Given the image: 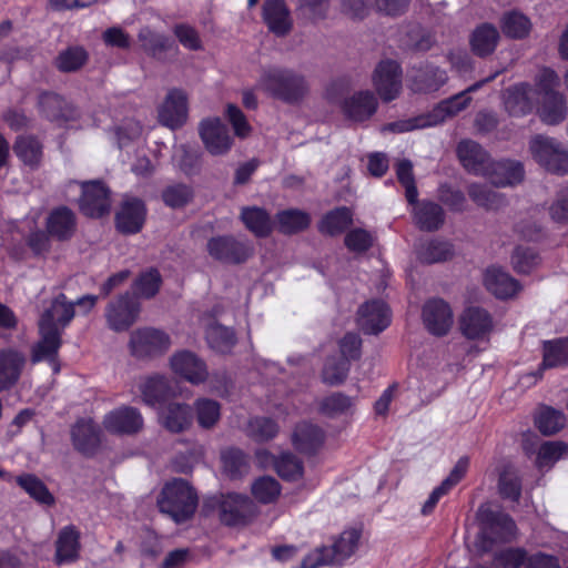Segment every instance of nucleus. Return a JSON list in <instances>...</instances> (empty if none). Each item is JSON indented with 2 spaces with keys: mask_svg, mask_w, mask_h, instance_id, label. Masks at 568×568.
Segmentation results:
<instances>
[{
  "mask_svg": "<svg viewBox=\"0 0 568 568\" xmlns=\"http://www.w3.org/2000/svg\"><path fill=\"white\" fill-rule=\"evenodd\" d=\"M74 303L63 293L54 296L39 320L40 339L31 349L32 363L48 361L55 363L62 345V333L74 317Z\"/></svg>",
  "mask_w": 568,
  "mask_h": 568,
  "instance_id": "nucleus-1",
  "label": "nucleus"
},
{
  "mask_svg": "<svg viewBox=\"0 0 568 568\" xmlns=\"http://www.w3.org/2000/svg\"><path fill=\"white\" fill-rule=\"evenodd\" d=\"M256 87L271 98L291 105L301 103L310 92L308 80L303 73L278 65L264 68Z\"/></svg>",
  "mask_w": 568,
  "mask_h": 568,
  "instance_id": "nucleus-2",
  "label": "nucleus"
},
{
  "mask_svg": "<svg viewBox=\"0 0 568 568\" xmlns=\"http://www.w3.org/2000/svg\"><path fill=\"white\" fill-rule=\"evenodd\" d=\"M480 532L476 539V548L485 554L494 549L498 542H506L515 534V523L505 513L495 510L488 504H483L477 510Z\"/></svg>",
  "mask_w": 568,
  "mask_h": 568,
  "instance_id": "nucleus-3",
  "label": "nucleus"
},
{
  "mask_svg": "<svg viewBox=\"0 0 568 568\" xmlns=\"http://www.w3.org/2000/svg\"><path fill=\"white\" fill-rule=\"evenodd\" d=\"M160 511L169 515L175 523L190 519L197 506V496L183 479L168 483L158 500Z\"/></svg>",
  "mask_w": 568,
  "mask_h": 568,
  "instance_id": "nucleus-4",
  "label": "nucleus"
},
{
  "mask_svg": "<svg viewBox=\"0 0 568 568\" xmlns=\"http://www.w3.org/2000/svg\"><path fill=\"white\" fill-rule=\"evenodd\" d=\"M529 151L546 171L560 176L568 173V149L556 139L536 135L529 142Z\"/></svg>",
  "mask_w": 568,
  "mask_h": 568,
  "instance_id": "nucleus-5",
  "label": "nucleus"
},
{
  "mask_svg": "<svg viewBox=\"0 0 568 568\" xmlns=\"http://www.w3.org/2000/svg\"><path fill=\"white\" fill-rule=\"evenodd\" d=\"M140 311L139 301L130 292H125L106 305V324L114 332H125L138 321Z\"/></svg>",
  "mask_w": 568,
  "mask_h": 568,
  "instance_id": "nucleus-6",
  "label": "nucleus"
},
{
  "mask_svg": "<svg viewBox=\"0 0 568 568\" xmlns=\"http://www.w3.org/2000/svg\"><path fill=\"white\" fill-rule=\"evenodd\" d=\"M403 72L400 65L394 60L381 61L373 74L372 82L384 102H389L396 99L402 91Z\"/></svg>",
  "mask_w": 568,
  "mask_h": 568,
  "instance_id": "nucleus-7",
  "label": "nucleus"
},
{
  "mask_svg": "<svg viewBox=\"0 0 568 568\" xmlns=\"http://www.w3.org/2000/svg\"><path fill=\"white\" fill-rule=\"evenodd\" d=\"M206 247L210 256L229 264L243 263L253 254V247L247 242L230 235L210 239Z\"/></svg>",
  "mask_w": 568,
  "mask_h": 568,
  "instance_id": "nucleus-8",
  "label": "nucleus"
},
{
  "mask_svg": "<svg viewBox=\"0 0 568 568\" xmlns=\"http://www.w3.org/2000/svg\"><path fill=\"white\" fill-rule=\"evenodd\" d=\"M200 138L212 155L226 154L233 144L227 126L219 118L204 119L199 125Z\"/></svg>",
  "mask_w": 568,
  "mask_h": 568,
  "instance_id": "nucleus-9",
  "label": "nucleus"
},
{
  "mask_svg": "<svg viewBox=\"0 0 568 568\" xmlns=\"http://www.w3.org/2000/svg\"><path fill=\"white\" fill-rule=\"evenodd\" d=\"M220 519L226 526L245 525L255 516V505L247 497L240 494H227L220 500Z\"/></svg>",
  "mask_w": 568,
  "mask_h": 568,
  "instance_id": "nucleus-10",
  "label": "nucleus"
},
{
  "mask_svg": "<svg viewBox=\"0 0 568 568\" xmlns=\"http://www.w3.org/2000/svg\"><path fill=\"white\" fill-rule=\"evenodd\" d=\"M170 347V337L154 328H142L133 332L130 337L132 355L139 358L154 356Z\"/></svg>",
  "mask_w": 568,
  "mask_h": 568,
  "instance_id": "nucleus-11",
  "label": "nucleus"
},
{
  "mask_svg": "<svg viewBox=\"0 0 568 568\" xmlns=\"http://www.w3.org/2000/svg\"><path fill=\"white\" fill-rule=\"evenodd\" d=\"M110 191L101 181L82 184L81 212L90 217H101L110 211Z\"/></svg>",
  "mask_w": 568,
  "mask_h": 568,
  "instance_id": "nucleus-12",
  "label": "nucleus"
},
{
  "mask_svg": "<svg viewBox=\"0 0 568 568\" xmlns=\"http://www.w3.org/2000/svg\"><path fill=\"white\" fill-rule=\"evenodd\" d=\"M423 323L427 331L436 336L446 335L454 322L453 311L442 298H432L423 306Z\"/></svg>",
  "mask_w": 568,
  "mask_h": 568,
  "instance_id": "nucleus-13",
  "label": "nucleus"
},
{
  "mask_svg": "<svg viewBox=\"0 0 568 568\" xmlns=\"http://www.w3.org/2000/svg\"><path fill=\"white\" fill-rule=\"evenodd\" d=\"M143 417L138 408L121 406L109 412L103 418L104 428L112 434L134 435L143 428Z\"/></svg>",
  "mask_w": 568,
  "mask_h": 568,
  "instance_id": "nucleus-14",
  "label": "nucleus"
},
{
  "mask_svg": "<svg viewBox=\"0 0 568 568\" xmlns=\"http://www.w3.org/2000/svg\"><path fill=\"white\" fill-rule=\"evenodd\" d=\"M357 315L358 326L365 334H378L390 324V311L381 300L364 303Z\"/></svg>",
  "mask_w": 568,
  "mask_h": 568,
  "instance_id": "nucleus-15",
  "label": "nucleus"
},
{
  "mask_svg": "<svg viewBox=\"0 0 568 568\" xmlns=\"http://www.w3.org/2000/svg\"><path fill=\"white\" fill-rule=\"evenodd\" d=\"M187 120V97L180 89L169 91L159 109V121L161 124L175 130L181 128Z\"/></svg>",
  "mask_w": 568,
  "mask_h": 568,
  "instance_id": "nucleus-16",
  "label": "nucleus"
},
{
  "mask_svg": "<svg viewBox=\"0 0 568 568\" xmlns=\"http://www.w3.org/2000/svg\"><path fill=\"white\" fill-rule=\"evenodd\" d=\"M27 364V356L14 347L0 349V392L14 387Z\"/></svg>",
  "mask_w": 568,
  "mask_h": 568,
  "instance_id": "nucleus-17",
  "label": "nucleus"
},
{
  "mask_svg": "<svg viewBox=\"0 0 568 568\" xmlns=\"http://www.w3.org/2000/svg\"><path fill=\"white\" fill-rule=\"evenodd\" d=\"M460 331L468 339H481L494 328L491 314L480 306L467 307L460 316Z\"/></svg>",
  "mask_w": 568,
  "mask_h": 568,
  "instance_id": "nucleus-18",
  "label": "nucleus"
},
{
  "mask_svg": "<svg viewBox=\"0 0 568 568\" xmlns=\"http://www.w3.org/2000/svg\"><path fill=\"white\" fill-rule=\"evenodd\" d=\"M173 372L192 384H201L206 381L209 372L206 364L190 351L176 352L171 357Z\"/></svg>",
  "mask_w": 568,
  "mask_h": 568,
  "instance_id": "nucleus-19",
  "label": "nucleus"
},
{
  "mask_svg": "<svg viewBox=\"0 0 568 568\" xmlns=\"http://www.w3.org/2000/svg\"><path fill=\"white\" fill-rule=\"evenodd\" d=\"M262 18L268 30L276 37H286L293 29L291 11L284 0H265Z\"/></svg>",
  "mask_w": 568,
  "mask_h": 568,
  "instance_id": "nucleus-20",
  "label": "nucleus"
},
{
  "mask_svg": "<svg viewBox=\"0 0 568 568\" xmlns=\"http://www.w3.org/2000/svg\"><path fill=\"white\" fill-rule=\"evenodd\" d=\"M457 155L463 166L475 175H487L491 166L488 153L480 144L473 140H463L458 143Z\"/></svg>",
  "mask_w": 568,
  "mask_h": 568,
  "instance_id": "nucleus-21",
  "label": "nucleus"
},
{
  "mask_svg": "<svg viewBox=\"0 0 568 568\" xmlns=\"http://www.w3.org/2000/svg\"><path fill=\"white\" fill-rule=\"evenodd\" d=\"M494 77L495 75L489 77L483 81H478L473 85L468 87L463 92H459L454 97L438 103V105L430 113H427L430 125H437L444 122L447 118L454 116L455 114L464 110L470 102V98L468 97V94L479 89L484 83L494 79Z\"/></svg>",
  "mask_w": 568,
  "mask_h": 568,
  "instance_id": "nucleus-22",
  "label": "nucleus"
},
{
  "mask_svg": "<svg viewBox=\"0 0 568 568\" xmlns=\"http://www.w3.org/2000/svg\"><path fill=\"white\" fill-rule=\"evenodd\" d=\"M145 214L144 203L140 199H125L115 216L118 230L124 234L140 232L145 221Z\"/></svg>",
  "mask_w": 568,
  "mask_h": 568,
  "instance_id": "nucleus-23",
  "label": "nucleus"
},
{
  "mask_svg": "<svg viewBox=\"0 0 568 568\" xmlns=\"http://www.w3.org/2000/svg\"><path fill=\"white\" fill-rule=\"evenodd\" d=\"M500 41V32L496 26L489 22H483L475 27L469 34V45L471 52L486 58L491 55Z\"/></svg>",
  "mask_w": 568,
  "mask_h": 568,
  "instance_id": "nucleus-24",
  "label": "nucleus"
},
{
  "mask_svg": "<svg viewBox=\"0 0 568 568\" xmlns=\"http://www.w3.org/2000/svg\"><path fill=\"white\" fill-rule=\"evenodd\" d=\"M80 547V531L75 526L63 527L55 540V564L61 566L74 562L79 558Z\"/></svg>",
  "mask_w": 568,
  "mask_h": 568,
  "instance_id": "nucleus-25",
  "label": "nucleus"
},
{
  "mask_svg": "<svg viewBox=\"0 0 568 568\" xmlns=\"http://www.w3.org/2000/svg\"><path fill=\"white\" fill-rule=\"evenodd\" d=\"M484 282L486 288L500 300L510 298L521 290L519 282L500 267L487 268Z\"/></svg>",
  "mask_w": 568,
  "mask_h": 568,
  "instance_id": "nucleus-26",
  "label": "nucleus"
},
{
  "mask_svg": "<svg viewBox=\"0 0 568 568\" xmlns=\"http://www.w3.org/2000/svg\"><path fill=\"white\" fill-rule=\"evenodd\" d=\"M377 99L371 91H359L343 103L345 115L356 122L369 119L377 110Z\"/></svg>",
  "mask_w": 568,
  "mask_h": 568,
  "instance_id": "nucleus-27",
  "label": "nucleus"
},
{
  "mask_svg": "<svg viewBox=\"0 0 568 568\" xmlns=\"http://www.w3.org/2000/svg\"><path fill=\"white\" fill-rule=\"evenodd\" d=\"M143 51L153 59L164 62L169 51H178L175 43L165 34L144 27L138 34Z\"/></svg>",
  "mask_w": 568,
  "mask_h": 568,
  "instance_id": "nucleus-28",
  "label": "nucleus"
},
{
  "mask_svg": "<svg viewBox=\"0 0 568 568\" xmlns=\"http://www.w3.org/2000/svg\"><path fill=\"white\" fill-rule=\"evenodd\" d=\"M72 443L79 452L92 455L100 446V429L91 420L81 419L75 423L71 430Z\"/></svg>",
  "mask_w": 568,
  "mask_h": 568,
  "instance_id": "nucleus-29",
  "label": "nucleus"
},
{
  "mask_svg": "<svg viewBox=\"0 0 568 568\" xmlns=\"http://www.w3.org/2000/svg\"><path fill=\"white\" fill-rule=\"evenodd\" d=\"M468 465L469 460L467 457H462L458 459L454 468L450 470L448 477L444 479L442 484L430 493L428 499L422 507L423 515L430 514L439 499L462 480L468 469Z\"/></svg>",
  "mask_w": 568,
  "mask_h": 568,
  "instance_id": "nucleus-30",
  "label": "nucleus"
},
{
  "mask_svg": "<svg viewBox=\"0 0 568 568\" xmlns=\"http://www.w3.org/2000/svg\"><path fill=\"white\" fill-rule=\"evenodd\" d=\"M161 425L171 433H182L192 422L191 407L182 403H169L159 415Z\"/></svg>",
  "mask_w": 568,
  "mask_h": 568,
  "instance_id": "nucleus-31",
  "label": "nucleus"
},
{
  "mask_svg": "<svg viewBox=\"0 0 568 568\" xmlns=\"http://www.w3.org/2000/svg\"><path fill=\"white\" fill-rule=\"evenodd\" d=\"M448 77L445 70L426 64L415 71L412 77V90L414 92L429 93L439 90Z\"/></svg>",
  "mask_w": 568,
  "mask_h": 568,
  "instance_id": "nucleus-32",
  "label": "nucleus"
},
{
  "mask_svg": "<svg viewBox=\"0 0 568 568\" xmlns=\"http://www.w3.org/2000/svg\"><path fill=\"white\" fill-rule=\"evenodd\" d=\"M495 186L515 185L524 179L521 163L510 160L491 162L489 173L485 175Z\"/></svg>",
  "mask_w": 568,
  "mask_h": 568,
  "instance_id": "nucleus-33",
  "label": "nucleus"
},
{
  "mask_svg": "<svg viewBox=\"0 0 568 568\" xmlns=\"http://www.w3.org/2000/svg\"><path fill=\"white\" fill-rule=\"evenodd\" d=\"M256 457L261 463L272 462L277 474L286 480H296L303 475V465L301 460L291 453H283L275 458L267 450H257Z\"/></svg>",
  "mask_w": 568,
  "mask_h": 568,
  "instance_id": "nucleus-34",
  "label": "nucleus"
},
{
  "mask_svg": "<svg viewBox=\"0 0 568 568\" xmlns=\"http://www.w3.org/2000/svg\"><path fill=\"white\" fill-rule=\"evenodd\" d=\"M47 231L60 241L70 239L75 231L74 213L67 206L54 209L47 219Z\"/></svg>",
  "mask_w": 568,
  "mask_h": 568,
  "instance_id": "nucleus-35",
  "label": "nucleus"
},
{
  "mask_svg": "<svg viewBox=\"0 0 568 568\" xmlns=\"http://www.w3.org/2000/svg\"><path fill=\"white\" fill-rule=\"evenodd\" d=\"M531 87L527 83H519L508 88L504 94L506 111L514 116H521L532 110L530 98Z\"/></svg>",
  "mask_w": 568,
  "mask_h": 568,
  "instance_id": "nucleus-36",
  "label": "nucleus"
},
{
  "mask_svg": "<svg viewBox=\"0 0 568 568\" xmlns=\"http://www.w3.org/2000/svg\"><path fill=\"white\" fill-rule=\"evenodd\" d=\"M140 390L143 402L149 406H155L175 394L170 385V381L159 375L148 377L144 383L141 384Z\"/></svg>",
  "mask_w": 568,
  "mask_h": 568,
  "instance_id": "nucleus-37",
  "label": "nucleus"
},
{
  "mask_svg": "<svg viewBox=\"0 0 568 568\" xmlns=\"http://www.w3.org/2000/svg\"><path fill=\"white\" fill-rule=\"evenodd\" d=\"M499 27L506 38L523 40L529 36L532 23L523 12L510 10L501 16Z\"/></svg>",
  "mask_w": 568,
  "mask_h": 568,
  "instance_id": "nucleus-38",
  "label": "nucleus"
},
{
  "mask_svg": "<svg viewBox=\"0 0 568 568\" xmlns=\"http://www.w3.org/2000/svg\"><path fill=\"white\" fill-rule=\"evenodd\" d=\"M414 220L422 231L433 232L443 225L444 211L437 203L424 201L415 205Z\"/></svg>",
  "mask_w": 568,
  "mask_h": 568,
  "instance_id": "nucleus-39",
  "label": "nucleus"
},
{
  "mask_svg": "<svg viewBox=\"0 0 568 568\" xmlns=\"http://www.w3.org/2000/svg\"><path fill=\"white\" fill-rule=\"evenodd\" d=\"M39 108L50 121H68L74 116L72 106L55 93H42L39 98Z\"/></svg>",
  "mask_w": 568,
  "mask_h": 568,
  "instance_id": "nucleus-40",
  "label": "nucleus"
},
{
  "mask_svg": "<svg viewBox=\"0 0 568 568\" xmlns=\"http://www.w3.org/2000/svg\"><path fill=\"white\" fill-rule=\"evenodd\" d=\"M295 447L303 453H314L324 442L323 430L313 424L301 423L293 434Z\"/></svg>",
  "mask_w": 568,
  "mask_h": 568,
  "instance_id": "nucleus-41",
  "label": "nucleus"
},
{
  "mask_svg": "<svg viewBox=\"0 0 568 568\" xmlns=\"http://www.w3.org/2000/svg\"><path fill=\"white\" fill-rule=\"evenodd\" d=\"M361 532L357 529H348L341 534L338 539L328 547V554L334 565H342L353 556L358 547Z\"/></svg>",
  "mask_w": 568,
  "mask_h": 568,
  "instance_id": "nucleus-42",
  "label": "nucleus"
},
{
  "mask_svg": "<svg viewBox=\"0 0 568 568\" xmlns=\"http://www.w3.org/2000/svg\"><path fill=\"white\" fill-rule=\"evenodd\" d=\"M567 116L565 97L557 91H547L540 109V118L547 124H558Z\"/></svg>",
  "mask_w": 568,
  "mask_h": 568,
  "instance_id": "nucleus-43",
  "label": "nucleus"
},
{
  "mask_svg": "<svg viewBox=\"0 0 568 568\" xmlns=\"http://www.w3.org/2000/svg\"><path fill=\"white\" fill-rule=\"evenodd\" d=\"M454 255L453 245L447 241L429 240L419 244L417 257L426 264L445 262Z\"/></svg>",
  "mask_w": 568,
  "mask_h": 568,
  "instance_id": "nucleus-44",
  "label": "nucleus"
},
{
  "mask_svg": "<svg viewBox=\"0 0 568 568\" xmlns=\"http://www.w3.org/2000/svg\"><path fill=\"white\" fill-rule=\"evenodd\" d=\"M241 219L245 226L258 237L270 235L273 223L270 214L261 207H244L241 212Z\"/></svg>",
  "mask_w": 568,
  "mask_h": 568,
  "instance_id": "nucleus-45",
  "label": "nucleus"
},
{
  "mask_svg": "<svg viewBox=\"0 0 568 568\" xmlns=\"http://www.w3.org/2000/svg\"><path fill=\"white\" fill-rule=\"evenodd\" d=\"M162 284V277L156 268L142 272L132 284V295L138 298H152L156 295Z\"/></svg>",
  "mask_w": 568,
  "mask_h": 568,
  "instance_id": "nucleus-46",
  "label": "nucleus"
},
{
  "mask_svg": "<svg viewBox=\"0 0 568 568\" xmlns=\"http://www.w3.org/2000/svg\"><path fill=\"white\" fill-rule=\"evenodd\" d=\"M352 222V211L346 206H341L324 215L320 224V231L328 235H336L344 232Z\"/></svg>",
  "mask_w": 568,
  "mask_h": 568,
  "instance_id": "nucleus-47",
  "label": "nucleus"
},
{
  "mask_svg": "<svg viewBox=\"0 0 568 568\" xmlns=\"http://www.w3.org/2000/svg\"><path fill=\"white\" fill-rule=\"evenodd\" d=\"M17 484L36 501L51 506L54 504V497L49 491L44 483L32 474H23L17 477Z\"/></svg>",
  "mask_w": 568,
  "mask_h": 568,
  "instance_id": "nucleus-48",
  "label": "nucleus"
},
{
  "mask_svg": "<svg viewBox=\"0 0 568 568\" xmlns=\"http://www.w3.org/2000/svg\"><path fill=\"white\" fill-rule=\"evenodd\" d=\"M310 215L297 209H288L276 214L278 231L293 234L305 230L310 225Z\"/></svg>",
  "mask_w": 568,
  "mask_h": 568,
  "instance_id": "nucleus-49",
  "label": "nucleus"
},
{
  "mask_svg": "<svg viewBox=\"0 0 568 568\" xmlns=\"http://www.w3.org/2000/svg\"><path fill=\"white\" fill-rule=\"evenodd\" d=\"M205 336L209 346L219 353L230 352L236 342L234 332L217 323L206 328Z\"/></svg>",
  "mask_w": 568,
  "mask_h": 568,
  "instance_id": "nucleus-50",
  "label": "nucleus"
},
{
  "mask_svg": "<svg viewBox=\"0 0 568 568\" xmlns=\"http://www.w3.org/2000/svg\"><path fill=\"white\" fill-rule=\"evenodd\" d=\"M194 412L200 427L213 428L221 418L220 403L210 398H199L194 402Z\"/></svg>",
  "mask_w": 568,
  "mask_h": 568,
  "instance_id": "nucleus-51",
  "label": "nucleus"
},
{
  "mask_svg": "<svg viewBox=\"0 0 568 568\" xmlns=\"http://www.w3.org/2000/svg\"><path fill=\"white\" fill-rule=\"evenodd\" d=\"M568 364V338L547 341L544 343L542 366L546 368Z\"/></svg>",
  "mask_w": 568,
  "mask_h": 568,
  "instance_id": "nucleus-52",
  "label": "nucleus"
},
{
  "mask_svg": "<svg viewBox=\"0 0 568 568\" xmlns=\"http://www.w3.org/2000/svg\"><path fill=\"white\" fill-rule=\"evenodd\" d=\"M469 197L478 205L488 210L498 209L504 204V197L486 184L473 183L467 189Z\"/></svg>",
  "mask_w": 568,
  "mask_h": 568,
  "instance_id": "nucleus-53",
  "label": "nucleus"
},
{
  "mask_svg": "<svg viewBox=\"0 0 568 568\" xmlns=\"http://www.w3.org/2000/svg\"><path fill=\"white\" fill-rule=\"evenodd\" d=\"M349 367L351 365L346 358L329 356L324 364L322 379L325 384L332 386L339 385L346 379Z\"/></svg>",
  "mask_w": 568,
  "mask_h": 568,
  "instance_id": "nucleus-54",
  "label": "nucleus"
},
{
  "mask_svg": "<svg viewBox=\"0 0 568 568\" xmlns=\"http://www.w3.org/2000/svg\"><path fill=\"white\" fill-rule=\"evenodd\" d=\"M88 60V53L82 47H69L55 58V67L62 72H74L82 68Z\"/></svg>",
  "mask_w": 568,
  "mask_h": 568,
  "instance_id": "nucleus-55",
  "label": "nucleus"
},
{
  "mask_svg": "<svg viewBox=\"0 0 568 568\" xmlns=\"http://www.w3.org/2000/svg\"><path fill=\"white\" fill-rule=\"evenodd\" d=\"M224 471L231 478H240L248 471L247 456L237 448H229L222 453Z\"/></svg>",
  "mask_w": 568,
  "mask_h": 568,
  "instance_id": "nucleus-56",
  "label": "nucleus"
},
{
  "mask_svg": "<svg viewBox=\"0 0 568 568\" xmlns=\"http://www.w3.org/2000/svg\"><path fill=\"white\" fill-rule=\"evenodd\" d=\"M565 414L551 407H544L536 417V426L545 436L558 433L565 426Z\"/></svg>",
  "mask_w": 568,
  "mask_h": 568,
  "instance_id": "nucleus-57",
  "label": "nucleus"
},
{
  "mask_svg": "<svg viewBox=\"0 0 568 568\" xmlns=\"http://www.w3.org/2000/svg\"><path fill=\"white\" fill-rule=\"evenodd\" d=\"M13 149L18 158L28 165H37L41 160L42 144L33 136H19Z\"/></svg>",
  "mask_w": 568,
  "mask_h": 568,
  "instance_id": "nucleus-58",
  "label": "nucleus"
},
{
  "mask_svg": "<svg viewBox=\"0 0 568 568\" xmlns=\"http://www.w3.org/2000/svg\"><path fill=\"white\" fill-rule=\"evenodd\" d=\"M277 424L268 417H254L250 419L246 434L255 442H267L276 436Z\"/></svg>",
  "mask_w": 568,
  "mask_h": 568,
  "instance_id": "nucleus-59",
  "label": "nucleus"
},
{
  "mask_svg": "<svg viewBox=\"0 0 568 568\" xmlns=\"http://www.w3.org/2000/svg\"><path fill=\"white\" fill-rule=\"evenodd\" d=\"M280 493L278 481L271 476L260 477L252 484V494L262 504L275 501Z\"/></svg>",
  "mask_w": 568,
  "mask_h": 568,
  "instance_id": "nucleus-60",
  "label": "nucleus"
},
{
  "mask_svg": "<svg viewBox=\"0 0 568 568\" xmlns=\"http://www.w3.org/2000/svg\"><path fill=\"white\" fill-rule=\"evenodd\" d=\"M396 175L398 181L405 187V196L410 204L416 203L418 191L413 174V163L404 159L397 163Z\"/></svg>",
  "mask_w": 568,
  "mask_h": 568,
  "instance_id": "nucleus-61",
  "label": "nucleus"
},
{
  "mask_svg": "<svg viewBox=\"0 0 568 568\" xmlns=\"http://www.w3.org/2000/svg\"><path fill=\"white\" fill-rule=\"evenodd\" d=\"M328 10V0H297V11L303 18L312 22L324 20Z\"/></svg>",
  "mask_w": 568,
  "mask_h": 568,
  "instance_id": "nucleus-62",
  "label": "nucleus"
},
{
  "mask_svg": "<svg viewBox=\"0 0 568 568\" xmlns=\"http://www.w3.org/2000/svg\"><path fill=\"white\" fill-rule=\"evenodd\" d=\"M499 493L504 498L518 501L521 495V484L518 475L511 468H506L499 477Z\"/></svg>",
  "mask_w": 568,
  "mask_h": 568,
  "instance_id": "nucleus-63",
  "label": "nucleus"
},
{
  "mask_svg": "<svg viewBox=\"0 0 568 568\" xmlns=\"http://www.w3.org/2000/svg\"><path fill=\"white\" fill-rule=\"evenodd\" d=\"M548 212L554 222L559 224L568 223V186L557 191Z\"/></svg>",
  "mask_w": 568,
  "mask_h": 568,
  "instance_id": "nucleus-64",
  "label": "nucleus"
}]
</instances>
